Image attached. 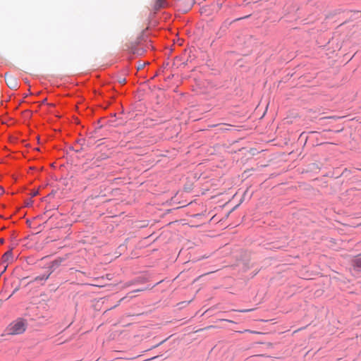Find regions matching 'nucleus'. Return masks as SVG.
Instances as JSON below:
<instances>
[{
  "label": "nucleus",
  "instance_id": "2",
  "mask_svg": "<svg viewBox=\"0 0 361 361\" xmlns=\"http://www.w3.org/2000/svg\"><path fill=\"white\" fill-rule=\"evenodd\" d=\"M13 260V256L12 252V249H10L4 255L2 256L1 262L2 264H8Z\"/></svg>",
  "mask_w": 361,
  "mask_h": 361
},
{
  "label": "nucleus",
  "instance_id": "9",
  "mask_svg": "<svg viewBox=\"0 0 361 361\" xmlns=\"http://www.w3.org/2000/svg\"><path fill=\"white\" fill-rule=\"evenodd\" d=\"M6 267H7V264L4 266V269L1 271V274L6 270Z\"/></svg>",
  "mask_w": 361,
  "mask_h": 361
},
{
  "label": "nucleus",
  "instance_id": "3",
  "mask_svg": "<svg viewBox=\"0 0 361 361\" xmlns=\"http://www.w3.org/2000/svg\"><path fill=\"white\" fill-rule=\"evenodd\" d=\"M51 273L52 271H49L47 274H43L42 275L37 276L35 277V281L43 283L49 279Z\"/></svg>",
  "mask_w": 361,
  "mask_h": 361
},
{
  "label": "nucleus",
  "instance_id": "6",
  "mask_svg": "<svg viewBox=\"0 0 361 361\" xmlns=\"http://www.w3.org/2000/svg\"><path fill=\"white\" fill-rule=\"evenodd\" d=\"M145 52V50L140 47H135L133 49V54L136 55H142Z\"/></svg>",
  "mask_w": 361,
  "mask_h": 361
},
{
  "label": "nucleus",
  "instance_id": "5",
  "mask_svg": "<svg viewBox=\"0 0 361 361\" xmlns=\"http://www.w3.org/2000/svg\"><path fill=\"white\" fill-rule=\"evenodd\" d=\"M62 262V259H56L51 262L49 269V271H52V272L60 266L61 263Z\"/></svg>",
  "mask_w": 361,
  "mask_h": 361
},
{
  "label": "nucleus",
  "instance_id": "7",
  "mask_svg": "<svg viewBox=\"0 0 361 361\" xmlns=\"http://www.w3.org/2000/svg\"><path fill=\"white\" fill-rule=\"evenodd\" d=\"M354 266L357 268H361V255L354 260Z\"/></svg>",
  "mask_w": 361,
  "mask_h": 361
},
{
  "label": "nucleus",
  "instance_id": "11",
  "mask_svg": "<svg viewBox=\"0 0 361 361\" xmlns=\"http://www.w3.org/2000/svg\"><path fill=\"white\" fill-rule=\"evenodd\" d=\"M1 243H4V239H1Z\"/></svg>",
  "mask_w": 361,
  "mask_h": 361
},
{
  "label": "nucleus",
  "instance_id": "4",
  "mask_svg": "<svg viewBox=\"0 0 361 361\" xmlns=\"http://www.w3.org/2000/svg\"><path fill=\"white\" fill-rule=\"evenodd\" d=\"M166 6V0H156L154 6V11H157L159 9L164 8Z\"/></svg>",
  "mask_w": 361,
  "mask_h": 361
},
{
  "label": "nucleus",
  "instance_id": "8",
  "mask_svg": "<svg viewBox=\"0 0 361 361\" xmlns=\"http://www.w3.org/2000/svg\"><path fill=\"white\" fill-rule=\"evenodd\" d=\"M32 201L31 200H29V202L27 203V206L29 207L32 204Z\"/></svg>",
  "mask_w": 361,
  "mask_h": 361
},
{
  "label": "nucleus",
  "instance_id": "10",
  "mask_svg": "<svg viewBox=\"0 0 361 361\" xmlns=\"http://www.w3.org/2000/svg\"><path fill=\"white\" fill-rule=\"evenodd\" d=\"M3 192V190L1 188H0V195L2 194Z\"/></svg>",
  "mask_w": 361,
  "mask_h": 361
},
{
  "label": "nucleus",
  "instance_id": "1",
  "mask_svg": "<svg viewBox=\"0 0 361 361\" xmlns=\"http://www.w3.org/2000/svg\"><path fill=\"white\" fill-rule=\"evenodd\" d=\"M27 326L26 321L23 319H18L11 323L6 329V333L8 335H17L23 334Z\"/></svg>",
  "mask_w": 361,
  "mask_h": 361
}]
</instances>
